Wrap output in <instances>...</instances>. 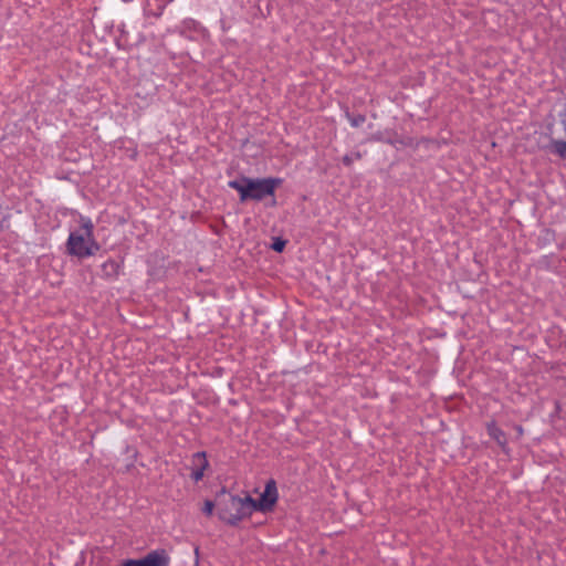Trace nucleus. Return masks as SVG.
<instances>
[{"instance_id":"3","label":"nucleus","mask_w":566,"mask_h":566,"mask_svg":"<svg viewBox=\"0 0 566 566\" xmlns=\"http://www.w3.org/2000/svg\"><path fill=\"white\" fill-rule=\"evenodd\" d=\"M253 511H256V502L251 496L239 497L229 495L219 503V516L229 524H235Z\"/></svg>"},{"instance_id":"2","label":"nucleus","mask_w":566,"mask_h":566,"mask_svg":"<svg viewBox=\"0 0 566 566\" xmlns=\"http://www.w3.org/2000/svg\"><path fill=\"white\" fill-rule=\"evenodd\" d=\"M277 184L279 180L273 178L252 179L241 177L230 180L228 186L237 190L240 195V201L244 202L248 200L260 201L266 196H273Z\"/></svg>"},{"instance_id":"11","label":"nucleus","mask_w":566,"mask_h":566,"mask_svg":"<svg viewBox=\"0 0 566 566\" xmlns=\"http://www.w3.org/2000/svg\"><path fill=\"white\" fill-rule=\"evenodd\" d=\"M365 120V117L364 116H357V117H354V118H350V123L353 126H359L361 123H364Z\"/></svg>"},{"instance_id":"7","label":"nucleus","mask_w":566,"mask_h":566,"mask_svg":"<svg viewBox=\"0 0 566 566\" xmlns=\"http://www.w3.org/2000/svg\"><path fill=\"white\" fill-rule=\"evenodd\" d=\"M560 124L565 134V139H552L549 150L562 159H566V113L562 116Z\"/></svg>"},{"instance_id":"1","label":"nucleus","mask_w":566,"mask_h":566,"mask_svg":"<svg viewBox=\"0 0 566 566\" xmlns=\"http://www.w3.org/2000/svg\"><path fill=\"white\" fill-rule=\"evenodd\" d=\"M101 249L94 237V224L87 217H80V226L72 230L66 241V250L70 255L86 259L95 255Z\"/></svg>"},{"instance_id":"12","label":"nucleus","mask_w":566,"mask_h":566,"mask_svg":"<svg viewBox=\"0 0 566 566\" xmlns=\"http://www.w3.org/2000/svg\"><path fill=\"white\" fill-rule=\"evenodd\" d=\"M343 163H344L346 166H349V165H352V163H353V158H352L350 156L346 155V156H344V158H343Z\"/></svg>"},{"instance_id":"5","label":"nucleus","mask_w":566,"mask_h":566,"mask_svg":"<svg viewBox=\"0 0 566 566\" xmlns=\"http://www.w3.org/2000/svg\"><path fill=\"white\" fill-rule=\"evenodd\" d=\"M277 500V491L274 481L266 483L263 493L256 502V510L265 511L271 509Z\"/></svg>"},{"instance_id":"10","label":"nucleus","mask_w":566,"mask_h":566,"mask_svg":"<svg viewBox=\"0 0 566 566\" xmlns=\"http://www.w3.org/2000/svg\"><path fill=\"white\" fill-rule=\"evenodd\" d=\"M284 247H285V242H284V241H282V240H277V241H275V242L273 243V249H274L276 252H281V251H283Z\"/></svg>"},{"instance_id":"9","label":"nucleus","mask_w":566,"mask_h":566,"mask_svg":"<svg viewBox=\"0 0 566 566\" xmlns=\"http://www.w3.org/2000/svg\"><path fill=\"white\" fill-rule=\"evenodd\" d=\"M213 509H214V504L213 502L211 501H206L205 504H203V513L207 514V515H211L212 512H213Z\"/></svg>"},{"instance_id":"6","label":"nucleus","mask_w":566,"mask_h":566,"mask_svg":"<svg viewBox=\"0 0 566 566\" xmlns=\"http://www.w3.org/2000/svg\"><path fill=\"white\" fill-rule=\"evenodd\" d=\"M208 467V461L203 452H197L192 457V471L191 478L198 482L202 479L203 472Z\"/></svg>"},{"instance_id":"8","label":"nucleus","mask_w":566,"mask_h":566,"mask_svg":"<svg viewBox=\"0 0 566 566\" xmlns=\"http://www.w3.org/2000/svg\"><path fill=\"white\" fill-rule=\"evenodd\" d=\"M488 433L501 447H504L506 444V438H505L504 432L494 422H490L488 424Z\"/></svg>"},{"instance_id":"4","label":"nucleus","mask_w":566,"mask_h":566,"mask_svg":"<svg viewBox=\"0 0 566 566\" xmlns=\"http://www.w3.org/2000/svg\"><path fill=\"white\" fill-rule=\"evenodd\" d=\"M169 555L165 549H156L140 559H128L122 566H168Z\"/></svg>"}]
</instances>
